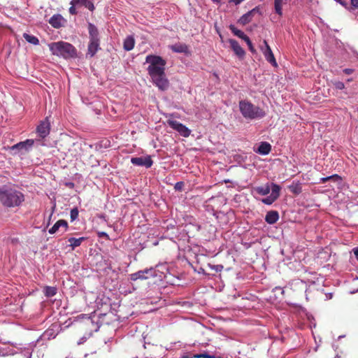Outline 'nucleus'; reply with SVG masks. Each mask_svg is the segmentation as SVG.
<instances>
[{
	"label": "nucleus",
	"instance_id": "nucleus-1",
	"mask_svg": "<svg viewBox=\"0 0 358 358\" xmlns=\"http://www.w3.org/2000/svg\"><path fill=\"white\" fill-rule=\"evenodd\" d=\"M145 63L149 64L147 71L152 83L159 90H166L169 87V81L165 73L166 61L160 56L148 55L145 57Z\"/></svg>",
	"mask_w": 358,
	"mask_h": 358
},
{
	"label": "nucleus",
	"instance_id": "nucleus-2",
	"mask_svg": "<svg viewBox=\"0 0 358 358\" xmlns=\"http://www.w3.org/2000/svg\"><path fill=\"white\" fill-rule=\"evenodd\" d=\"M24 201V195L22 192L6 186L0 187V202L4 207H19Z\"/></svg>",
	"mask_w": 358,
	"mask_h": 358
},
{
	"label": "nucleus",
	"instance_id": "nucleus-3",
	"mask_svg": "<svg viewBox=\"0 0 358 358\" xmlns=\"http://www.w3.org/2000/svg\"><path fill=\"white\" fill-rule=\"evenodd\" d=\"M281 187L274 182H267L264 185L254 187V192L261 196H266L271 192V194L262 199L266 205L273 204L280 196Z\"/></svg>",
	"mask_w": 358,
	"mask_h": 358
},
{
	"label": "nucleus",
	"instance_id": "nucleus-4",
	"mask_svg": "<svg viewBox=\"0 0 358 358\" xmlns=\"http://www.w3.org/2000/svg\"><path fill=\"white\" fill-rule=\"evenodd\" d=\"M50 51L53 55L64 59L75 58L77 56L76 48L71 43L63 41L48 44Z\"/></svg>",
	"mask_w": 358,
	"mask_h": 358
},
{
	"label": "nucleus",
	"instance_id": "nucleus-5",
	"mask_svg": "<svg viewBox=\"0 0 358 358\" xmlns=\"http://www.w3.org/2000/svg\"><path fill=\"white\" fill-rule=\"evenodd\" d=\"M238 108L242 116L247 120H259L265 117V111L248 100H241Z\"/></svg>",
	"mask_w": 358,
	"mask_h": 358
},
{
	"label": "nucleus",
	"instance_id": "nucleus-6",
	"mask_svg": "<svg viewBox=\"0 0 358 358\" xmlns=\"http://www.w3.org/2000/svg\"><path fill=\"white\" fill-rule=\"evenodd\" d=\"M88 31L90 41L87 46V57H93L96 53L101 49L100 38L97 27L92 23H88Z\"/></svg>",
	"mask_w": 358,
	"mask_h": 358
},
{
	"label": "nucleus",
	"instance_id": "nucleus-7",
	"mask_svg": "<svg viewBox=\"0 0 358 358\" xmlns=\"http://www.w3.org/2000/svg\"><path fill=\"white\" fill-rule=\"evenodd\" d=\"M156 269L153 267L149 268H145L143 270L138 271L136 273L130 275V280L136 281L137 280H146L150 277H157L158 274L156 273Z\"/></svg>",
	"mask_w": 358,
	"mask_h": 358
},
{
	"label": "nucleus",
	"instance_id": "nucleus-8",
	"mask_svg": "<svg viewBox=\"0 0 358 358\" xmlns=\"http://www.w3.org/2000/svg\"><path fill=\"white\" fill-rule=\"evenodd\" d=\"M34 144V140L27 139L24 141H21L13 145V146L10 147V149L14 155L22 154L23 151H29L31 149Z\"/></svg>",
	"mask_w": 358,
	"mask_h": 358
},
{
	"label": "nucleus",
	"instance_id": "nucleus-9",
	"mask_svg": "<svg viewBox=\"0 0 358 358\" xmlns=\"http://www.w3.org/2000/svg\"><path fill=\"white\" fill-rule=\"evenodd\" d=\"M50 120L48 117L40 121L38 125L36 127V134L39 138L44 139L50 132Z\"/></svg>",
	"mask_w": 358,
	"mask_h": 358
},
{
	"label": "nucleus",
	"instance_id": "nucleus-10",
	"mask_svg": "<svg viewBox=\"0 0 358 358\" xmlns=\"http://www.w3.org/2000/svg\"><path fill=\"white\" fill-rule=\"evenodd\" d=\"M167 124L183 137H188L191 134V130L188 127L177 120H168Z\"/></svg>",
	"mask_w": 358,
	"mask_h": 358
},
{
	"label": "nucleus",
	"instance_id": "nucleus-11",
	"mask_svg": "<svg viewBox=\"0 0 358 358\" xmlns=\"http://www.w3.org/2000/svg\"><path fill=\"white\" fill-rule=\"evenodd\" d=\"M263 43H264V45L261 47V50L264 55L265 59L272 66H277V62L275 61L273 53L271 50V48L268 45L266 41H264Z\"/></svg>",
	"mask_w": 358,
	"mask_h": 358
},
{
	"label": "nucleus",
	"instance_id": "nucleus-12",
	"mask_svg": "<svg viewBox=\"0 0 358 358\" xmlns=\"http://www.w3.org/2000/svg\"><path fill=\"white\" fill-rule=\"evenodd\" d=\"M256 13H258L259 15H262V10H261V8L259 6H256L254 8H252V10H250V11H248V13H246L245 14L243 15L238 20V22L243 25L248 24L249 22H250L252 21V17H254V15Z\"/></svg>",
	"mask_w": 358,
	"mask_h": 358
},
{
	"label": "nucleus",
	"instance_id": "nucleus-13",
	"mask_svg": "<svg viewBox=\"0 0 358 358\" xmlns=\"http://www.w3.org/2000/svg\"><path fill=\"white\" fill-rule=\"evenodd\" d=\"M131 163L135 166H145L148 169L152 166L153 161L150 156L148 155L146 157H131Z\"/></svg>",
	"mask_w": 358,
	"mask_h": 358
},
{
	"label": "nucleus",
	"instance_id": "nucleus-14",
	"mask_svg": "<svg viewBox=\"0 0 358 358\" xmlns=\"http://www.w3.org/2000/svg\"><path fill=\"white\" fill-rule=\"evenodd\" d=\"M48 22L53 28L59 29L64 27L66 20L60 14H55L49 19Z\"/></svg>",
	"mask_w": 358,
	"mask_h": 358
},
{
	"label": "nucleus",
	"instance_id": "nucleus-15",
	"mask_svg": "<svg viewBox=\"0 0 358 358\" xmlns=\"http://www.w3.org/2000/svg\"><path fill=\"white\" fill-rule=\"evenodd\" d=\"M229 43L231 45V49L234 53L240 58H243L245 56V52L239 45L238 42L235 39H229Z\"/></svg>",
	"mask_w": 358,
	"mask_h": 358
},
{
	"label": "nucleus",
	"instance_id": "nucleus-16",
	"mask_svg": "<svg viewBox=\"0 0 358 358\" xmlns=\"http://www.w3.org/2000/svg\"><path fill=\"white\" fill-rule=\"evenodd\" d=\"M254 151L262 155H267L271 151V145L268 142L262 141L259 143L258 148L255 149Z\"/></svg>",
	"mask_w": 358,
	"mask_h": 358
},
{
	"label": "nucleus",
	"instance_id": "nucleus-17",
	"mask_svg": "<svg viewBox=\"0 0 358 358\" xmlns=\"http://www.w3.org/2000/svg\"><path fill=\"white\" fill-rule=\"evenodd\" d=\"M287 188L292 194L299 195L302 192V183L299 180H293Z\"/></svg>",
	"mask_w": 358,
	"mask_h": 358
},
{
	"label": "nucleus",
	"instance_id": "nucleus-18",
	"mask_svg": "<svg viewBox=\"0 0 358 358\" xmlns=\"http://www.w3.org/2000/svg\"><path fill=\"white\" fill-rule=\"evenodd\" d=\"M68 223L64 220H59L56 223L48 230L50 234H55L60 227H64L65 231L68 229Z\"/></svg>",
	"mask_w": 358,
	"mask_h": 358
},
{
	"label": "nucleus",
	"instance_id": "nucleus-19",
	"mask_svg": "<svg viewBox=\"0 0 358 358\" xmlns=\"http://www.w3.org/2000/svg\"><path fill=\"white\" fill-rule=\"evenodd\" d=\"M279 220V214L276 210L268 211L265 216V221L269 224H273Z\"/></svg>",
	"mask_w": 358,
	"mask_h": 358
},
{
	"label": "nucleus",
	"instance_id": "nucleus-20",
	"mask_svg": "<svg viewBox=\"0 0 358 358\" xmlns=\"http://www.w3.org/2000/svg\"><path fill=\"white\" fill-rule=\"evenodd\" d=\"M287 2L288 0H274V11L280 17H282L283 15L282 6L286 5Z\"/></svg>",
	"mask_w": 358,
	"mask_h": 358
},
{
	"label": "nucleus",
	"instance_id": "nucleus-21",
	"mask_svg": "<svg viewBox=\"0 0 358 358\" xmlns=\"http://www.w3.org/2000/svg\"><path fill=\"white\" fill-rule=\"evenodd\" d=\"M156 270V273L158 274L157 277L163 278L165 277L166 273L168 271V265L165 264H159L153 267Z\"/></svg>",
	"mask_w": 358,
	"mask_h": 358
},
{
	"label": "nucleus",
	"instance_id": "nucleus-22",
	"mask_svg": "<svg viewBox=\"0 0 358 358\" xmlns=\"http://www.w3.org/2000/svg\"><path fill=\"white\" fill-rule=\"evenodd\" d=\"M87 239L86 237H80L78 238L71 237L68 239V242L70 243L69 246L72 250L80 246L81 243Z\"/></svg>",
	"mask_w": 358,
	"mask_h": 358
},
{
	"label": "nucleus",
	"instance_id": "nucleus-23",
	"mask_svg": "<svg viewBox=\"0 0 358 358\" xmlns=\"http://www.w3.org/2000/svg\"><path fill=\"white\" fill-rule=\"evenodd\" d=\"M173 52L177 53H187L188 52V47L185 44L176 43L171 46Z\"/></svg>",
	"mask_w": 358,
	"mask_h": 358
},
{
	"label": "nucleus",
	"instance_id": "nucleus-24",
	"mask_svg": "<svg viewBox=\"0 0 358 358\" xmlns=\"http://www.w3.org/2000/svg\"><path fill=\"white\" fill-rule=\"evenodd\" d=\"M134 38H133V36H129L124 39L123 43V48L125 50L130 51L134 48Z\"/></svg>",
	"mask_w": 358,
	"mask_h": 358
},
{
	"label": "nucleus",
	"instance_id": "nucleus-25",
	"mask_svg": "<svg viewBox=\"0 0 358 358\" xmlns=\"http://www.w3.org/2000/svg\"><path fill=\"white\" fill-rule=\"evenodd\" d=\"M23 38L29 43L33 44L34 45H39V40H38V38L36 36H34V35H31V34H29L27 33H24L23 34Z\"/></svg>",
	"mask_w": 358,
	"mask_h": 358
},
{
	"label": "nucleus",
	"instance_id": "nucleus-26",
	"mask_svg": "<svg viewBox=\"0 0 358 358\" xmlns=\"http://www.w3.org/2000/svg\"><path fill=\"white\" fill-rule=\"evenodd\" d=\"M57 289L55 287L46 286L44 288L43 292L45 296L52 297L57 294Z\"/></svg>",
	"mask_w": 358,
	"mask_h": 358
},
{
	"label": "nucleus",
	"instance_id": "nucleus-27",
	"mask_svg": "<svg viewBox=\"0 0 358 358\" xmlns=\"http://www.w3.org/2000/svg\"><path fill=\"white\" fill-rule=\"evenodd\" d=\"M330 180H332L334 181H339V182H341L342 180V178L338 174H334V175H331V176H329L321 178L320 180V183H324L327 181Z\"/></svg>",
	"mask_w": 358,
	"mask_h": 358
},
{
	"label": "nucleus",
	"instance_id": "nucleus-28",
	"mask_svg": "<svg viewBox=\"0 0 358 358\" xmlns=\"http://www.w3.org/2000/svg\"><path fill=\"white\" fill-rule=\"evenodd\" d=\"M229 29L231 31V32L236 36L242 38L243 40L244 39V38L247 36L246 34H245V33L240 30V29H238L233 24H231L229 26Z\"/></svg>",
	"mask_w": 358,
	"mask_h": 358
},
{
	"label": "nucleus",
	"instance_id": "nucleus-29",
	"mask_svg": "<svg viewBox=\"0 0 358 358\" xmlns=\"http://www.w3.org/2000/svg\"><path fill=\"white\" fill-rule=\"evenodd\" d=\"M110 147V141L108 139H103L96 144V149L101 150L102 148H108Z\"/></svg>",
	"mask_w": 358,
	"mask_h": 358
},
{
	"label": "nucleus",
	"instance_id": "nucleus-30",
	"mask_svg": "<svg viewBox=\"0 0 358 358\" xmlns=\"http://www.w3.org/2000/svg\"><path fill=\"white\" fill-rule=\"evenodd\" d=\"M32 345L29 344V345L27 348H24L23 350H22V353L23 354L24 357L26 358H31L32 357Z\"/></svg>",
	"mask_w": 358,
	"mask_h": 358
},
{
	"label": "nucleus",
	"instance_id": "nucleus-31",
	"mask_svg": "<svg viewBox=\"0 0 358 358\" xmlns=\"http://www.w3.org/2000/svg\"><path fill=\"white\" fill-rule=\"evenodd\" d=\"M78 214H79V211H78V208L76 207V208H72L70 212L71 221L73 222L76 219H78Z\"/></svg>",
	"mask_w": 358,
	"mask_h": 358
},
{
	"label": "nucleus",
	"instance_id": "nucleus-32",
	"mask_svg": "<svg viewBox=\"0 0 358 358\" xmlns=\"http://www.w3.org/2000/svg\"><path fill=\"white\" fill-rule=\"evenodd\" d=\"M208 266L213 271H216V272H220L222 271L224 266L222 265V264H216V265H213V264H208Z\"/></svg>",
	"mask_w": 358,
	"mask_h": 358
},
{
	"label": "nucleus",
	"instance_id": "nucleus-33",
	"mask_svg": "<svg viewBox=\"0 0 358 358\" xmlns=\"http://www.w3.org/2000/svg\"><path fill=\"white\" fill-rule=\"evenodd\" d=\"M333 85L336 90H341L345 89V84L341 81H334L333 82Z\"/></svg>",
	"mask_w": 358,
	"mask_h": 358
},
{
	"label": "nucleus",
	"instance_id": "nucleus-34",
	"mask_svg": "<svg viewBox=\"0 0 358 358\" xmlns=\"http://www.w3.org/2000/svg\"><path fill=\"white\" fill-rule=\"evenodd\" d=\"M84 6L89 9L90 11H93L95 8L94 3L90 0H85Z\"/></svg>",
	"mask_w": 358,
	"mask_h": 358
},
{
	"label": "nucleus",
	"instance_id": "nucleus-35",
	"mask_svg": "<svg viewBox=\"0 0 358 358\" xmlns=\"http://www.w3.org/2000/svg\"><path fill=\"white\" fill-rule=\"evenodd\" d=\"M44 335L46 336L48 339L54 338L55 337V334L53 332V329H48L44 333Z\"/></svg>",
	"mask_w": 358,
	"mask_h": 358
},
{
	"label": "nucleus",
	"instance_id": "nucleus-36",
	"mask_svg": "<svg viewBox=\"0 0 358 358\" xmlns=\"http://www.w3.org/2000/svg\"><path fill=\"white\" fill-rule=\"evenodd\" d=\"M85 0H71V5L77 6H84Z\"/></svg>",
	"mask_w": 358,
	"mask_h": 358
},
{
	"label": "nucleus",
	"instance_id": "nucleus-37",
	"mask_svg": "<svg viewBox=\"0 0 358 358\" xmlns=\"http://www.w3.org/2000/svg\"><path fill=\"white\" fill-rule=\"evenodd\" d=\"M246 43L248 44V47H249V49L251 52H253L254 51V48H253V45H252V43L250 39V38L246 36L244 39H243Z\"/></svg>",
	"mask_w": 358,
	"mask_h": 358
},
{
	"label": "nucleus",
	"instance_id": "nucleus-38",
	"mask_svg": "<svg viewBox=\"0 0 358 358\" xmlns=\"http://www.w3.org/2000/svg\"><path fill=\"white\" fill-rule=\"evenodd\" d=\"M184 182L182 181L177 182L174 185V189L176 191H181L183 189Z\"/></svg>",
	"mask_w": 358,
	"mask_h": 358
},
{
	"label": "nucleus",
	"instance_id": "nucleus-39",
	"mask_svg": "<svg viewBox=\"0 0 358 358\" xmlns=\"http://www.w3.org/2000/svg\"><path fill=\"white\" fill-rule=\"evenodd\" d=\"M208 353L204 352L201 354H196L193 355V358H207L208 357Z\"/></svg>",
	"mask_w": 358,
	"mask_h": 358
},
{
	"label": "nucleus",
	"instance_id": "nucleus-40",
	"mask_svg": "<svg viewBox=\"0 0 358 358\" xmlns=\"http://www.w3.org/2000/svg\"><path fill=\"white\" fill-rule=\"evenodd\" d=\"M76 6H73V5H71V6L69 8V13H70V14H71V15H76V14H77V13H78V12H77V10H76Z\"/></svg>",
	"mask_w": 358,
	"mask_h": 358
},
{
	"label": "nucleus",
	"instance_id": "nucleus-41",
	"mask_svg": "<svg viewBox=\"0 0 358 358\" xmlns=\"http://www.w3.org/2000/svg\"><path fill=\"white\" fill-rule=\"evenodd\" d=\"M98 235H99V237H104L106 239L109 238L108 234L104 231L99 232Z\"/></svg>",
	"mask_w": 358,
	"mask_h": 358
},
{
	"label": "nucleus",
	"instance_id": "nucleus-42",
	"mask_svg": "<svg viewBox=\"0 0 358 358\" xmlns=\"http://www.w3.org/2000/svg\"><path fill=\"white\" fill-rule=\"evenodd\" d=\"M350 3L352 7L358 8V0H350Z\"/></svg>",
	"mask_w": 358,
	"mask_h": 358
},
{
	"label": "nucleus",
	"instance_id": "nucleus-43",
	"mask_svg": "<svg viewBox=\"0 0 358 358\" xmlns=\"http://www.w3.org/2000/svg\"><path fill=\"white\" fill-rule=\"evenodd\" d=\"M354 70L352 69H343V73H345L347 75H350L352 73Z\"/></svg>",
	"mask_w": 358,
	"mask_h": 358
},
{
	"label": "nucleus",
	"instance_id": "nucleus-44",
	"mask_svg": "<svg viewBox=\"0 0 358 358\" xmlns=\"http://www.w3.org/2000/svg\"><path fill=\"white\" fill-rule=\"evenodd\" d=\"M352 251H353L355 256L356 257V258L358 260V248H353Z\"/></svg>",
	"mask_w": 358,
	"mask_h": 358
},
{
	"label": "nucleus",
	"instance_id": "nucleus-45",
	"mask_svg": "<svg viewBox=\"0 0 358 358\" xmlns=\"http://www.w3.org/2000/svg\"><path fill=\"white\" fill-rule=\"evenodd\" d=\"M244 0H231V2L234 3L236 5L241 3Z\"/></svg>",
	"mask_w": 358,
	"mask_h": 358
},
{
	"label": "nucleus",
	"instance_id": "nucleus-46",
	"mask_svg": "<svg viewBox=\"0 0 358 358\" xmlns=\"http://www.w3.org/2000/svg\"><path fill=\"white\" fill-rule=\"evenodd\" d=\"M198 273H202L203 275H206V273L205 271V270L203 268H200L198 271Z\"/></svg>",
	"mask_w": 358,
	"mask_h": 358
},
{
	"label": "nucleus",
	"instance_id": "nucleus-47",
	"mask_svg": "<svg viewBox=\"0 0 358 358\" xmlns=\"http://www.w3.org/2000/svg\"><path fill=\"white\" fill-rule=\"evenodd\" d=\"M86 341V338L85 337L80 338V340L78 342V345L83 344Z\"/></svg>",
	"mask_w": 358,
	"mask_h": 358
},
{
	"label": "nucleus",
	"instance_id": "nucleus-48",
	"mask_svg": "<svg viewBox=\"0 0 358 358\" xmlns=\"http://www.w3.org/2000/svg\"><path fill=\"white\" fill-rule=\"evenodd\" d=\"M333 296V294L332 293H328L326 294V297H327V299H331Z\"/></svg>",
	"mask_w": 358,
	"mask_h": 358
},
{
	"label": "nucleus",
	"instance_id": "nucleus-49",
	"mask_svg": "<svg viewBox=\"0 0 358 358\" xmlns=\"http://www.w3.org/2000/svg\"><path fill=\"white\" fill-rule=\"evenodd\" d=\"M214 3L219 4L221 3L222 0H211Z\"/></svg>",
	"mask_w": 358,
	"mask_h": 358
},
{
	"label": "nucleus",
	"instance_id": "nucleus-50",
	"mask_svg": "<svg viewBox=\"0 0 358 358\" xmlns=\"http://www.w3.org/2000/svg\"><path fill=\"white\" fill-rule=\"evenodd\" d=\"M207 358H218V357H215L214 355H210L208 354Z\"/></svg>",
	"mask_w": 358,
	"mask_h": 358
},
{
	"label": "nucleus",
	"instance_id": "nucleus-51",
	"mask_svg": "<svg viewBox=\"0 0 358 358\" xmlns=\"http://www.w3.org/2000/svg\"><path fill=\"white\" fill-rule=\"evenodd\" d=\"M181 358H193V356L192 357H189L188 355H184L181 357Z\"/></svg>",
	"mask_w": 358,
	"mask_h": 358
},
{
	"label": "nucleus",
	"instance_id": "nucleus-52",
	"mask_svg": "<svg viewBox=\"0 0 358 358\" xmlns=\"http://www.w3.org/2000/svg\"><path fill=\"white\" fill-rule=\"evenodd\" d=\"M66 185L69 187H73L74 185L73 182H69V183H66Z\"/></svg>",
	"mask_w": 358,
	"mask_h": 358
},
{
	"label": "nucleus",
	"instance_id": "nucleus-53",
	"mask_svg": "<svg viewBox=\"0 0 358 358\" xmlns=\"http://www.w3.org/2000/svg\"><path fill=\"white\" fill-rule=\"evenodd\" d=\"M352 80V78L348 79V82H351Z\"/></svg>",
	"mask_w": 358,
	"mask_h": 358
},
{
	"label": "nucleus",
	"instance_id": "nucleus-54",
	"mask_svg": "<svg viewBox=\"0 0 358 358\" xmlns=\"http://www.w3.org/2000/svg\"><path fill=\"white\" fill-rule=\"evenodd\" d=\"M343 337H344V336H340L339 338H343Z\"/></svg>",
	"mask_w": 358,
	"mask_h": 358
},
{
	"label": "nucleus",
	"instance_id": "nucleus-55",
	"mask_svg": "<svg viewBox=\"0 0 358 358\" xmlns=\"http://www.w3.org/2000/svg\"><path fill=\"white\" fill-rule=\"evenodd\" d=\"M218 358H222V357H218Z\"/></svg>",
	"mask_w": 358,
	"mask_h": 358
},
{
	"label": "nucleus",
	"instance_id": "nucleus-56",
	"mask_svg": "<svg viewBox=\"0 0 358 358\" xmlns=\"http://www.w3.org/2000/svg\"><path fill=\"white\" fill-rule=\"evenodd\" d=\"M66 358H68V357H66Z\"/></svg>",
	"mask_w": 358,
	"mask_h": 358
}]
</instances>
